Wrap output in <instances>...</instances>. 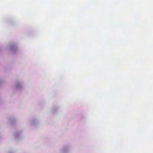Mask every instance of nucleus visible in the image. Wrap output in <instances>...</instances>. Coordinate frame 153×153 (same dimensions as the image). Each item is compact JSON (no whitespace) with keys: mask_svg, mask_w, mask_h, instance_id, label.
<instances>
[{"mask_svg":"<svg viewBox=\"0 0 153 153\" xmlns=\"http://www.w3.org/2000/svg\"><path fill=\"white\" fill-rule=\"evenodd\" d=\"M23 84L21 83H17L16 85V88L18 89H20L23 87Z\"/></svg>","mask_w":153,"mask_h":153,"instance_id":"f257e3e1","label":"nucleus"},{"mask_svg":"<svg viewBox=\"0 0 153 153\" xmlns=\"http://www.w3.org/2000/svg\"><path fill=\"white\" fill-rule=\"evenodd\" d=\"M16 47L15 45H9L8 47V48L12 51L14 50V49Z\"/></svg>","mask_w":153,"mask_h":153,"instance_id":"f03ea898","label":"nucleus"},{"mask_svg":"<svg viewBox=\"0 0 153 153\" xmlns=\"http://www.w3.org/2000/svg\"><path fill=\"white\" fill-rule=\"evenodd\" d=\"M34 120L32 122V123H33V124H34Z\"/></svg>","mask_w":153,"mask_h":153,"instance_id":"7ed1b4c3","label":"nucleus"}]
</instances>
